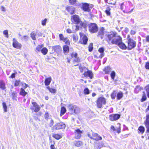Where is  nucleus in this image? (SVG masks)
I'll return each instance as SVG.
<instances>
[{"mask_svg": "<svg viewBox=\"0 0 149 149\" xmlns=\"http://www.w3.org/2000/svg\"><path fill=\"white\" fill-rule=\"evenodd\" d=\"M106 103V99L104 97H99L96 101L97 107L99 108H101L103 105H104Z\"/></svg>", "mask_w": 149, "mask_h": 149, "instance_id": "0eeeda50", "label": "nucleus"}, {"mask_svg": "<svg viewBox=\"0 0 149 149\" xmlns=\"http://www.w3.org/2000/svg\"><path fill=\"white\" fill-rule=\"evenodd\" d=\"M124 3L125 2H123V3H121V4H120V9L123 11V12H125V11L123 10V9L124 8Z\"/></svg>", "mask_w": 149, "mask_h": 149, "instance_id": "5fc2aeb1", "label": "nucleus"}, {"mask_svg": "<svg viewBox=\"0 0 149 149\" xmlns=\"http://www.w3.org/2000/svg\"><path fill=\"white\" fill-rule=\"evenodd\" d=\"M145 68L146 69H149V62H148L146 63Z\"/></svg>", "mask_w": 149, "mask_h": 149, "instance_id": "680f3d73", "label": "nucleus"}, {"mask_svg": "<svg viewBox=\"0 0 149 149\" xmlns=\"http://www.w3.org/2000/svg\"><path fill=\"white\" fill-rule=\"evenodd\" d=\"M148 97L149 98V85H147L145 88Z\"/></svg>", "mask_w": 149, "mask_h": 149, "instance_id": "e433bc0d", "label": "nucleus"}, {"mask_svg": "<svg viewBox=\"0 0 149 149\" xmlns=\"http://www.w3.org/2000/svg\"><path fill=\"white\" fill-rule=\"evenodd\" d=\"M77 53H73L72 54V57L77 58Z\"/></svg>", "mask_w": 149, "mask_h": 149, "instance_id": "052dcab7", "label": "nucleus"}, {"mask_svg": "<svg viewBox=\"0 0 149 149\" xmlns=\"http://www.w3.org/2000/svg\"><path fill=\"white\" fill-rule=\"evenodd\" d=\"M80 27H82L80 26L79 25L77 24L73 25L72 27L73 32H74L75 31H78L79 30Z\"/></svg>", "mask_w": 149, "mask_h": 149, "instance_id": "aec40b11", "label": "nucleus"}, {"mask_svg": "<svg viewBox=\"0 0 149 149\" xmlns=\"http://www.w3.org/2000/svg\"><path fill=\"white\" fill-rule=\"evenodd\" d=\"M47 88L49 91L50 92L52 93H55L56 92V89L51 88L49 86L47 87Z\"/></svg>", "mask_w": 149, "mask_h": 149, "instance_id": "a19ab883", "label": "nucleus"}, {"mask_svg": "<svg viewBox=\"0 0 149 149\" xmlns=\"http://www.w3.org/2000/svg\"><path fill=\"white\" fill-rule=\"evenodd\" d=\"M20 38L21 40L26 42L28 40L29 37L27 35H24L22 36Z\"/></svg>", "mask_w": 149, "mask_h": 149, "instance_id": "cd10ccee", "label": "nucleus"}, {"mask_svg": "<svg viewBox=\"0 0 149 149\" xmlns=\"http://www.w3.org/2000/svg\"><path fill=\"white\" fill-rule=\"evenodd\" d=\"M16 73H13L11 75V76L10 77V78H14L15 77V75L16 74Z\"/></svg>", "mask_w": 149, "mask_h": 149, "instance_id": "69168bd1", "label": "nucleus"}, {"mask_svg": "<svg viewBox=\"0 0 149 149\" xmlns=\"http://www.w3.org/2000/svg\"><path fill=\"white\" fill-rule=\"evenodd\" d=\"M88 26L89 30L91 33H94L97 32L98 30V26L95 23H90L88 24Z\"/></svg>", "mask_w": 149, "mask_h": 149, "instance_id": "39448f33", "label": "nucleus"}, {"mask_svg": "<svg viewBox=\"0 0 149 149\" xmlns=\"http://www.w3.org/2000/svg\"><path fill=\"white\" fill-rule=\"evenodd\" d=\"M2 105L4 112H6L7 111V106L6 103L5 102H3L2 103Z\"/></svg>", "mask_w": 149, "mask_h": 149, "instance_id": "79ce46f5", "label": "nucleus"}, {"mask_svg": "<svg viewBox=\"0 0 149 149\" xmlns=\"http://www.w3.org/2000/svg\"><path fill=\"white\" fill-rule=\"evenodd\" d=\"M47 19V18H45L44 20L42 21L41 24L43 26H45Z\"/></svg>", "mask_w": 149, "mask_h": 149, "instance_id": "8fccbe9b", "label": "nucleus"}, {"mask_svg": "<svg viewBox=\"0 0 149 149\" xmlns=\"http://www.w3.org/2000/svg\"><path fill=\"white\" fill-rule=\"evenodd\" d=\"M32 105L30 107L31 110H33L35 112H37L40 110V107L36 102H32Z\"/></svg>", "mask_w": 149, "mask_h": 149, "instance_id": "1a4fd4ad", "label": "nucleus"}, {"mask_svg": "<svg viewBox=\"0 0 149 149\" xmlns=\"http://www.w3.org/2000/svg\"><path fill=\"white\" fill-rule=\"evenodd\" d=\"M52 137L55 139L58 140L61 138L62 137V136L60 134H52Z\"/></svg>", "mask_w": 149, "mask_h": 149, "instance_id": "c756f323", "label": "nucleus"}, {"mask_svg": "<svg viewBox=\"0 0 149 149\" xmlns=\"http://www.w3.org/2000/svg\"><path fill=\"white\" fill-rule=\"evenodd\" d=\"M48 52V50L46 47L42 48L41 50V52L44 55L46 54Z\"/></svg>", "mask_w": 149, "mask_h": 149, "instance_id": "4c0bfd02", "label": "nucleus"}, {"mask_svg": "<svg viewBox=\"0 0 149 149\" xmlns=\"http://www.w3.org/2000/svg\"><path fill=\"white\" fill-rule=\"evenodd\" d=\"M66 127L65 125L62 122L57 123L52 128L53 130H59L61 129H64Z\"/></svg>", "mask_w": 149, "mask_h": 149, "instance_id": "6e6552de", "label": "nucleus"}, {"mask_svg": "<svg viewBox=\"0 0 149 149\" xmlns=\"http://www.w3.org/2000/svg\"><path fill=\"white\" fill-rule=\"evenodd\" d=\"M93 44L92 43H91L88 47V50L89 52H91L93 50Z\"/></svg>", "mask_w": 149, "mask_h": 149, "instance_id": "49530a36", "label": "nucleus"}, {"mask_svg": "<svg viewBox=\"0 0 149 149\" xmlns=\"http://www.w3.org/2000/svg\"><path fill=\"white\" fill-rule=\"evenodd\" d=\"M123 94L122 92H120L118 93L117 95V99L118 100H120L123 97Z\"/></svg>", "mask_w": 149, "mask_h": 149, "instance_id": "f704fd0d", "label": "nucleus"}, {"mask_svg": "<svg viewBox=\"0 0 149 149\" xmlns=\"http://www.w3.org/2000/svg\"><path fill=\"white\" fill-rule=\"evenodd\" d=\"M105 38L109 44L117 45L121 42V37L116 33L110 32L105 34Z\"/></svg>", "mask_w": 149, "mask_h": 149, "instance_id": "f257e3e1", "label": "nucleus"}, {"mask_svg": "<svg viewBox=\"0 0 149 149\" xmlns=\"http://www.w3.org/2000/svg\"><path fill=\"white\" fill-rule=\"evenodd\" d=\"M111 68L110 67L107 66L105 67L103 70L105 74H108L111 72Z\"/></svg>", "mask_w": 149, "mask_h": 149, "instance_id": "b1692460", "label": "nucleus"}, {"mask_svg": "<svg viewBox=\"0 0 149 149\" xmlns=\"http://www.w3.org/2000/svg\"><path fill=\"white\" fill-rule=\"evenodd\" d=\"M52 79L51 77H49L45 79V84L46 86H48L49 85Z\"/></svg>", "mask_w": 149, "mask_h": 149, "instance_id": "5701e85b", "label": "nucleus"}, {"mask_svg": "<svg viewBox=\"0 0 149 149\" xmlns=\"http://www.w3.org/2000/svg\"><path fill=\"white\" fill-rule=\"evenodd\" d=\"M67 32L68 33H74L73 32L72 30V31L71 29H67Z\"/></svg>", "mask_w": 149, "mask_h": 149, "instance_id": "e2e57ef3", "label": "nucleus"}, {"mask_svg": "<svg viewBox=\"0 0 149 149\" xmlns=\"http://www.w3.org/2000/svg\"><path fill=\"white\" fill-rule=\"evenodd\" d=\"M67 107L68 110L72 114H77L80 113V109L76 105L72 104H68L67 106Z\"/></svg>", "mask_w": 149, "mask_h": 149, "instance_id": "7ed1b4c3", "label": "nucleus"}, {"mask_svg": "<svg viewBox=\"0 0 149 149\" xmlns=\"http://www.w3.org/2000/svg\"><path fill=\"white\" fill-rule=\"evenodd\" d=\"M116 75V73L114 71H112L111 74V79L114 80Z\"/></svg>", "mask_w": 149, "mask_h": 149, "instance_id": "a18cd8bd", "label": "nucleus"}, {"mask_svg": "<svg viewBox=\"0 0 149 149\" xmlns=\"http://www.w3.org/2000/svg\"><path fill=\"white\" fill-rule=\"evenodd\" d=\"M120 115L118 114H111L109 115V119L111 121L116 120L120 117Z\"/></svg>", "mask_w": 149, "mask_h": 149, "instance_id": "f8f14e48", "label": "nucleus"}, {"mask_svg": "<svg viewBox=\"0 0 149 149\" xmlns=\"http://www.w3.org/2000/svg\"><path fill=\"white\" fill-rule=\"evenodd\" d=\"M20 81L19 80H17L15 81L14 85L15 86H19Z\"/></svg>", "mask_w": 149, "mask_h": 149, "instance_id": "603ef678", "label": "nucleus"}, {"mask_svg": "<svg viewBox=\"0 0 149 149\" xmlns=\"http://www.w3.org/2000/svg\"><path fill=\"white\" fill-rule=\"evenodd\" d=\"M11 96L13 100H17V93L15 91L11 93Z\"/></svg>", "mask_w": 149, "mask_h": 149, "instance_id": "72a5a7b5", "label": "nucleus"}, {"mask_svg": "<svg viewBox=\"0 0 149 149\" xmlns=\"http://www.w3.org/2000/svg\"><path fill=\"white\" fill-rule=\"evenodd\" d=\"M111 130H112L113 131H115L116 130V129L113 125H111Z\"/></svg>", "mask_w": 149, "mask_h": 149, "instance_id": "338daca9", "label": "nucleus"}, {"mask_svg": "<svg viewBox=\"0 0 149 149\" xmlns=\"http://www.w3.org/2000/svg\"><path fill=\"white\" fill-rule=\"evenodd\" d=\"M0 88L2 90L6 89L5 84L2 81H0Z\"/></svg>", "mask_w": 149, "mask_h": 149, "instance_id": "c85d7f7f", "label": "nucleus"}, {"mask_svg": "<svg viewBox=\"0 0 149 149\" xmlns=\"http://www.w3.org/2000/svg\"><path fill=\"white\" fill-rule=\"evenodd\" d=\"M104 29L103 27L101 28L98 32V36H100L102 39L103 38V36L104 34Z\"/></svg>", "mask_w": 149, "mask_h": 149, "instance_id": "6ab92c4d", "label": "nucleus"}, {"mask_svg": "<svg viewBox=\"0 0 149 149\" xmlns=\"http://www.w3.org/2000/svg\"><path fill=\"white\" fill-rule=\"evenodd\" d=\"M84 94L86 95H88L89 93V90L87 88H86L84 89Z\"/></svg>", "mask_w": 149, "mask_h": 149, "instance_id": "de8ad7c7", "label": "nucleus"}, {"mask_svg": "<svg viewBox=\"0 0 149 149\" xmlns=\"http://www.w3.org/2000/svg\"><path fill=\"white\" fill-rule=\"evenodd\" d=\"M44 117L45 119L47 120H48L50 119V118H49L48 113L47 112H46L45 114Z\"/></svg>", "mask_w": 149, "mask_h": 149, "instance_id": "c03bdc74", "label": "nucleus"}, {"mask_svg": "<svg viewBox=\"0 0 149 149\" xmlns=\"http://www.w3.org/2000/svg\"><path fill=\"white\" fill-rule=\"evenodd\" d=\"M52 49H53L54 52L57 53L59 52L61 50V48L59 45L54 46L52 47Z\"/></svg>", "mask_w": 149, "mask_h": 149, "instance_id": "2eb2a0df", "label": "nucleus"}, {"mask_svg": "<svg viewBox=\"0 0 149 149\" xmlns=\"http://www.w3.org/2000/svg\"><path fill=\"white\" fill-rule=\"evenodd\" d=\"M74 144L75 146L78 147H79L83 145V143L82 141H77L74 142Z\"/></svg>", "mask_w": 149, "mask_h": 149, "instance_id": "bb28decb", "label": "nucleus"}, {"mask_svg": "<svg viewBox=\"0 0 149 149\" xmlns=\"http://www.w3.org/2000/svg\"><path fill=\"white\" fill-rule=\"evenodd\" d=\"M143 95L142 96V98L141 100V102H143L145 101L147 99V97L145 92H143Z\"/></svg>", "mask_w": 149, "mask_h": 149, "instance_id": "c9c22d12", "label": "nucleus"}, {"mask_svg": "<svg viewBox=\"0 0 149 149\" xmlns=\"http://www.w3.org/2000/svg\"><path fill=\"white\" fill-rule=\"evenodd\" d=\"M110 10L111 9L109 7H108L105 10V13L107 15H110Z\"/></svg>", "mask_w": 149, "mask_h": 149, "instance_id": "ea45409f", "label": "nucleus"}, {"mask_svg": "<svg viewBox=\"0 0 149 149\" xmlns=\"http://www.w3.org/2000/svg\"><path fill=\"white\" fill-rule=\"evenodd\" d=\"M82 132L79 129L76 130L75 131V137L76 139L80 138L81 136Z\"/></svg>", "mask_w": 149, "mask_h": 149, "instance_id": "4468645a", "label": "nucleus"}, {"mask_svg": "<svg viewBox=\"0 0 149 149\" xmlns=\"http://www.w3.org/2000/svg\"><path fill=\"white\" fill-rule=\"evenodd\" d=\"M82 8L83 10L85 11L89 12L90 9L89 8V5L88 3H84L83 4Z\"/></svg>", "mask_w": 149, "mask_h": 149, "instance_id": "dca6fc26", "label": "nucleus"}, {"mask_svg": "<svg viewBox=\"0 0 149 149\" xmlns=\"http://www.w3.org/2000/svg\"><path fill=\"white\" fill-rule=\"evenodd\" d=\"M145 123L147 128V131L149 132V114L146 115V119Z\"/></svg>", "mask_w": 149, "mask_h": 149, "instance_id": "ddd939ff", "label": "nucleus"}, {"mask_svg": "<svg viewBox=\"0 0 149 149\" xmlns=\"http://www.w3.org/2000/svg\"><path fill=\"white\" fill-rule=\"evenodd\" d=\"M84 76L86 77H89L90 79L93 78V74L91 71L88 70L87 71L85 72L84 73Z\"/></svg>", "mask_w": 149, "mask_h": 149, "instance_id": "9b49d317", "label": "nucleus"}, {"mask_svg": "<svg viewBox=\"0 0 149 149\" xmlns=\"http://www.w3.org/2000/svg\"><path fill=\"white\" fill-rule=\"evenodd\" d=\"M82 42L81 41V43H83L84 45H86L87 44L88 40V39L86 36H83L82 38Z\"/></svg>", "mask_w": 149, "mask_h": 149, "instance_id": "a878e982", "label": "nucleus"}, {"mask_svg": "<svg viewBox=\"0 0 149 149\" xmlns=\"http://www.w3.org/2000/svg\"><path fill=\"white\" fill-rule=\"evenodd\" d=\"M66 10L71 14H72L74 13L75 11L74 8L72 6L67 7Z\"/></svg>", "mask_w": 149, "mask_h": 149, "instance_id": "f3484780", "label": "nucleus"}, {"mask_svg": "<svg viewBox=\"0 0 149 149\" xmlns=\"http://www.w3.org/2000/svg\"><path fill=\"white\" fill-rule=\"evenodd\" d=\"M22 85L23 86V87L24 88V89L26 88L27 87H28L29 86L28 85L26 84V83H22Z\"/></svg>", "mask_w": 149, "mask_h": 149, "instance_id": "bf43d9fd", "label": "nucleus"}, {"mask_svg": "<svg viewBox=\"0 0 149 149\" xmlns=\"http://www.w3.org/2000/svg\"><path fill=\"white\" fill-rule=\"evenodd\" d=\"M143 87L140 86H136L134 89V92L136 93H138L140 91L143 89Z\"/></svg>", "mask_w": 149, "mask_h": 149, "instance_id": "7c9ffc66", "label": "nucleus"}, {"mask_svg": "<svg viewBox=\"0 0 149 149\" xmlns=\"http://www.w3.org/2000/svg\"><path fill=\"white\" fill-rule=\"evenodd\" d=\"M43 47V46L42 45H38L36 47L35 49V51L37 52H40L41 51V49Z\"/></svg>", "mask_w": 149, "mask_h": 149, "instance_id": "2f4dec72", "label": "nucleus"}, {"mask_svg": "<svg viewBox=\"0 0 149 149\" xmlns=\"http://www.w3.org/2000/svg\"><path fill=\"white\" fill-rule=\"evenodd\" d=\"M3 34L6 36V37L8 38V31L7 30H5L3 31Z\"/></svg>", "mask_w": 149, "mask_h": 149, "instance_id": "864d4df0", "label": "nucleus"}, {"mask_svg": "<svg viewBox=\"0 0 149 149\" xmlns=\"http://www.w3.org/2000/svg\"><path fill=\"white\" fill-rule=\"evenodd\" d=\"M36 34L34 33H31V37L33 40H36Z\"/></svg>", "mask_w": 149, "mask_h": 149, "instance_id": "3c124183", "label": "nucleus"}, {"mask_svg": "<svg viewBox=\"0 0 149 149\" xmlns=\"http://www.w3.org/2000/svg\"><path fill=\"white\" fill-rule=\"evenodd\" d=\"M54 144H52L50 146V149H56L55 148V146H54V144H55L54 142Z\"/></svg>", "mask_w": 149, "mask_h": 149, "instance_id": "0e129e2a", "label": "nucleus"}, {"mask_svg": "<svg viewBox=\"0 0 149 149\" xmlns=\"http://www.w3.org/2000/svg\"><path fill=\"white\" fill-rule=\"evenodd\" d=\"M27 93L24 90V89L23 88H21L20 89V92H19V94L23 96H25L27 94Z\"/></svg>", "mask_w": 149, "mask_h": 149, "instance_id": "393cba45", "label": "nucleus"}, {"mask_svg": "<svg viewBox=\"0 0 149 149\" xmlns=\"http://www.w3.org/2000/svg\"><path fill=\"white\" fill-rule=\"evenodd\" d=\"M63 53L65 54L68 53L69 51V47L67 45H64L63 47Z\"/></svg>", "mask_w": 149, "mask_h": 149, "instance_id": "4be33fe9", "label": "nucleus"}, {"mask_svg": "<svg viewBox=\"0 0 149 149\" xmlns=\"http://www.w3.org/2000/svg\"><path fill=\"white\" fill-rule=\"evenodd\" d=\"M60 39L61 40H63L65 38H64L62 34H60L59 35Z\"/></svg>", "mask_w": 149, "mask_h": 149, "instance_id": "6e6d98bb", "label": "nucleus"}, {"mask_svg": "<svg viewBox=\"0 0 149 149\" xmlns=\"http://www.w3.org/2000/svg\"><path fill=\"white\" fill-rule=\"evenodd\" d=\"M87 135L90 139L96 141L101 140L102 139V137L98 134L93 132L92 131L89 132Z\"/></svg>", "mask_w": 149, "mask_h": 149, "instance_id": "20e7f679", "label": "nucleus"}, {"mask_svg": "<svg viewBox=\"0 0 149 149\" xmlns=\"http://www.w3.org/2000/svg\"><path fill=\"white\" fill-rule=\"evenodd\" d=\"M13 46L17 49H20L22 47L21 44L19 43L15 38L13 39Z\"/></svg>", "mask_w": 149, "mask_h": 149, "instance_id": "9d476101", "label": "nucleus"}, {"mask_svg": "<svg viewBox=\"0 0 149 149\" xmlns=\"http://www.w3.org/2000/svg\"><path fill=\"white\" fill-rule=\"evenodd\" d=\"M117 45L122 49H125L127 48V47L124 43L122 42V40L121 41V42L118 44Z\"/></svg>", "mask_w": 149, "mask_h": 149, "instance_id": "412c9836", "label": "nucleus"}, {"mask_svg": "<svg viewBox=\"0 0 149 149\" xmlns=\"http://www.w3.org/2000/svg\"><path fill=\"white\" fill-rule=\"evenodd\" d=\"M71 20L74 24L77 25H79L85 29H86L87 27L86 24L81 21L79 17V15H75L71 16Z\"/></svg>", "mask_w": 149, "mask_h": 149, "instance_id": "f03ea898", "label": "nucleus"}, {"mask_svg": "<svg viewBox=\"0 0 149 149\" xmlns=\"http://www.w3.org/2000/svg\"><path fill=\"white\" fill-rule=\"evenodd\" d=\"M104 48L103 47H101L99 48L98 49L99 52L100 53V55L99 56V57L102 58L104 56Z\"/></svg>", "mask_w": 149, "mask_h": 149, "instance_id": "a211bd4d", "label": "nucleus"}, {"mask_svg": "<svg viewBox=\"0 0 149 149\" xmlns=\"http://www.w3.org/2000/svg\"><path fill=\"white\" fill-rule=\"evenodd\" d=\"M138 130L142 134L144 133L145 131V128L143 126H140L138 129Z\"/></svg>", "mask_w": 149, "mask_h": 149, "instance_id": "58836bf2", "label": "nucleus"}, {"mask_svg": "<svg viewBox=\"0 0 149 149\" xmlns=\"http://www.w3.org/2000/svg\"><path fill=\"white\" fill-rule=\"evenodd\" d=\"M70 3L72 5H74L76 2V0H69Z\"/></svg>", "mask_w": 149, "mask_h": 149, "instance_id": "13d9d810", "label": "nucleus"}, {"mask_svg": "<svg viewBox=\"0 0 149 149\" xmlns=\"http://www.w3.org/2000/svg\"><path fill=\"white\" fill-rule=\"evenodd\" d=\"M63 41L65 42L67 45H69L70 44V41L67 38H65Z\"/></svg>", "mask_w": 149, "mask_h": 149, "instance_id": "37998d69", "label": "nucleus"}, {"mask_svg": "<svg viewBox=\"0 0 149 149\" xmlns=\"http://www.w3.org/2000/svg\"><path fill=\"white\" fill-rule=\"evenodd\" d=\"M0 9L3 11H5V7L3 6H1L0 8Z\"/></svg>", "mask_w": 149, "mask_h": 149, "instance_id": "774afa93", "label": "nucleus"}, {"mask_svg": "<svg viewBox=\"0 0 149 149\" xmlns=\"http://www.w3.org/2000/svg\"><path fill=\"white\" fill-rule=\"evenodd\" d=\"M116 94L115 93V91H114L112 93L111 95V97L112 99H114L116 97Z\"/></svg>", "mask_w": 149, "mask_h": 149, "instance_id": "09e8293b", "label": "nucleus"}, {"mask_svg": "<svg viewBox=\"0 0 149 149\" xmlns=\"http://www.w3.org/2000/svg\"><path fill=\"white\" fill-rule=\"evenodd\" d=\"M49 120H50L49 125L50 127H52L54 124V122L53 120L51 119V118Z\"/></svg>", "mask_w": 149, "mask_h": 149, "instance_id": "4d7b16f0", "label": "nucleus"}, {"mask_svg": "<svg viewBox=\"0 0 149 149\" xmlns=\"http://www.w3.org/2000/svg\"><path fill=\"white\" fill-rule=\"evenodd\" d=\"M66 108L64 107H62L61 108V113H60V116H61L63 115L66 112Z\"/></svg>", "mask_w": 149, "mask_h": 149, "instance_id": "473e14b6", "label": "nucleus"}, {"mask_svg": "<svg viewBox=\"0 0 149 149\" xmlns=\"http://www.w3.org/2000/svg\"><path fill=\"white\" fill-rule=\"evenodd\" d=\"M127 48L129 50H131L134 48L136 46V42L132 39L130 38V36L127 37Z\"/></svg>", "mask_w": 149, "mask_h": 149, "instance_id": "423d86ee", "label": "nucleus"}]
</instances>
